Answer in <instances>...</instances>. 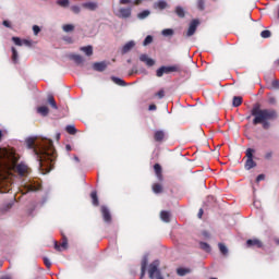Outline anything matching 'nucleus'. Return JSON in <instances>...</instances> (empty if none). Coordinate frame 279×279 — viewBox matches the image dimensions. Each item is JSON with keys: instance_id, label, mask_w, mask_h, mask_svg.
<instances>
[{"instance_id": "1", "label": "nucleus", "mask_w": 279, "mask_h": 279, "mask_svg": "<svg viewBox=\"0 0 279 279\" xmlns=\"http://www.w3.org/2000/svg\"><path fill=\"white\" fill-rule=\"evenodd\" d=\"M4 158L11 162L10 166H7L8 172L13 171L14 173H17L20 178L29 175V167L23 162L16 163L17 159L14 153H8V150H4ZM8 172L4 174L0 170V193H10V191H12V182H10Z\"/></svg>"}, {"instance_id": "2", "label": "nucleus", "mask_w": 279, "mask_h": 279, "mask_svg": "<svg viewBox=\"0 0 279 279\" xmlns=\"http://www.w3.org/2000/svg\"><path fill=\"white\" fill-rule=\"evenodd\" d=\"M26 143L28 149H33L35 156H37L39 167H43V162H50L51 158H53V154H56L53 141L51 140H43L39 147H37L36 140L34 137H29Z\"/></svg>"}, {"instance_id": "3", "label": "nucleus", "mask_w": 279, "mask_h": 279, "mask_svg": "<svg viewBox=\"0 0 279 279\" xmlns=\"http://www.w3.org/2000/svg\"><path fill=\"white\" fill-rule=\"evenodd\" d=\"M253 125H262L263 130H269L271 128V122L278 119V112L274 109H260V106L254 107L252 109Z\"/></svg>"}, {"instance_id": "4", "label": "nucleus", "mask_w": 279, "mask_h": 279, "mask_svg": "<svg viewBox=\"0 0 279 279\" xmlns=\"http://www.w3.org/2000/svg\"><path fill=\"white\" fill-rule=\"evenodd\" d=\"M256 153V150H254V148H247L246 149V162H245V169L246 171H250V169H254V167H256V161H254V154Z\"/></svg>"}, {"instance_id": "5", "label": "nucleus", "mask_w": 279, "mask_h": 279, "mask_svg": "<svg viewBox=\"0 0 279 279\" xmlns=\"http://www.w3.org/2000/svg\"><path fill=\"white\" fill-rule=\"evenodd\" d=\"M180 71L179 65H170V66H161L157 70L156 75L157 77H162V75H169V73H178Z\"/></svg>"}, {"instance_id": "6", "label": "nucleus", "mask_w": 279, "mask_h": 279, "mask_svg": "<svg viewBox=\"0 0 279 279\" xmlns=\"http://www.w3.org/2000/svg\"><path fill=\"white\" fill-rule=\"evenodd\" d=\"M148 276L150 279H165L158 269V262H153L148 268Z\"/></svg>"}, {"instance_id": "7", "label": "nucleus", "mask_w": 279, "mask_h": 279, "mask_svg": "<svg viewBox=\"0 0 279 279\" xmlns=\"http://www.w3.org/2000/svg\"><path fill=\"white\" fill-rule=\"evenodd\" d=\"M43 185L36 181H29L28 183L24 184V190L26 193H34L36 191H40Z\"/></svg>"}, {"instance_id": "8", "label": "nucleus", "mask_w": 279, "mask_h": 279, "mask_svg": "<svg viewBox=\"0 0 279 279\" xmlns=\"http://www.w3.org/2000/svg\"><path fill=\"white\" fill-rule=\"evenodd\" d=\"M117 16L119 19H130L132 16V8H120Z\"/></svg>"}, {"instance_id": "9", "label": "nucleus", "mask_w": 279, "mask_h": 279, "mask_svg": "<svg viewBox=\"0 0 279 279\" xmlns=\"http://www.w3.org/2000/svg\"><path fill=\"white\" fill-rule=\"evenodd\" d=\"M100 213L102 215L104 221L106 223H111L112 215H110V209H108V207H106V206H101L100 207Z\"/></svg>"}, {"instance_id": "10", "label": "nucleus", "mask_w": 279, "mask_h": 279, "mask_svg": "<svg viewBox=\"0 0 279 279\" xmlns=\"http://www.w3.org/2000/svg\"><path fill=\"white\" fill-rule=\"evenodd\" d=\"M199 25V20H193L190 23L186 36L190 38V36H193L195 32H197V26Z\"/></svg>"}, {"instance_id": "11", "label": "nucleus", "mask_w": 279, "mask_h": 279, "mask_svg": "<svg viewBox=\"0 0 279 279\" xmlns=\"http://www.w3.org/2000/svg\"><path fill=\"white\" fill-rule=\"evenodd\" d=\"M267 88L269 90H279V81L276 78H266Z\"/></svg>"}, {"instance_id": "12", "label": "nucleus", "mask_w": 279, "mask_h": 279, "mask_svg": "<svg viewBox=\"0 0 279 279\" xmlns=\"http://www.w3.org/2000/svg\"><path fill=\"white\" fill-rule=\"evenodd\" d=\"M154 171H155V175L157 177V180L159 182H162L165 180V177L162 175V166H160V163H155Z\"/></svg>"}, {"instance_id": "13", "label": "nucleus", "mask_w": 279, "mask_h": 279, "mask_svg": "<svg viewBox=\"0 0 279 279\" xmlns=\"http://www.w3.org/2000/svg\"><path fill=\"white\" fill-rule=\"evenodd\" d=\"M246 247H257L260 250V247H263V242L258 239H250L246 241Z\"/></svg>"}, {"instance_id": "14", "label": "nucleus", "mask_w": 279, "mask_h": 279, "mask_svg": "<svg viewBox=\"0 0 279 279\" xmlns=\"http://www.w3.org/2000/svg\"><path fill=\"white\" fill-rule=\"evenodd\" d=\"M12 40L17 47H23V45H25L26 47H32V41L27 39L22 40L20 37H12Z\"/></svg>"}, {"instance_id": "15", "label": "nucleus", "mask_w": 279, "mask_h": 279, "mask_svg": "<svg viewBox=\"0 0 279 279\" xmlns=\"http://www.w3.org/2000/svg\"><path fill=\"white\" fill-rule=\"evenodd\" d=\"M140 60L141 62H145L146 66H154V64H156V61L147 54H141Z\"/></svg>"}, {"instance_id": "16", "label": "nucleus", "mask_w": 279, "mask_h": 279, "mask_svg": "<svg viewBox=\"0 0 279 279\" xmlns=\"http://www.w3.org/2000/svg\"><path fill=\"white\" fill-rule=\"evenodd\" d=\"M61 235H62L61 245H59L58 242L54 243V250H57L58 252H60V247H63V250H66L69 245V240L66 239V235H64V233H61Z\"/></svg>"}, {"instance_id": "17", "label": "nucleus", "mask_w": 279, "mask_h": 279, "mask_svg": "<svg viewBox=\"0 0 279 279\" xmlns=\"http://www.w3.org/2000/svg\"><path fill=\"white\" fill-rule=\"evenodd\" d=\"M153 8L154 10H167V8H169V3L165 0H159L154 3Z\"/></svg>"}, {"instance_id": "18", "label": "nucleus", "mask_w": 279, "mask_h": 279, "mask_svg": "<svg viewBox=\"0 0 279 279\" xmlns=\"http://www.w3.org/2000/svg\"><path fill=\"white\" fill-rule=\"evenodd\" d=\"M94 71H98L99 73H102L105 69H108V64L106 62H96L93 65Z\"/></svg>"}, {"instance_id": "19", "label": "nucleus", "mask_w": 279, "mask_h": 279, "mask_svg": "<svg viewBox=\"0 0 279 279\" xmlns=\"http://www.w3.org/2000/svg\"><path fill=\"white\" fill-rule=\"evenodd\" d=\"M82 8H85V10H90L92 12H95L99 5L97 2H85L82 4Z\"/></svg>"}, {"instance_id": "20", "label": "nucleus", "mask_w": 279, "mask_h": 279, "mask_svg": "<svg viewBox=\"0 0 279 279\" xmlns=\"http://www.w3.org/2000/svg\"><path fill=\"white\" fill-rule=\"evenodd\" d=\"M154 138L156 143H162V141H165V131H156Z\"/></svg>"}, {"instance_id": "21", "label": "nucleus", "mask_w": 279, "mask_h": 279, "mask_svg": "<svg viewBox=\"0 0 279 279\" xmlns=\"http://www.w3.org/2000/svg\"><path fill=\"white\" fill-rule=\"evenodd\" d=\"M160 219L165 221V223H169L171 221V214L169 211L162 210L160 213Z\"/></svg>"}, {"instance_id": "22", "label": "nucleus", "mask_w": 279, "mask_h": 279, "mask_svg": "<svg viewBox=\"0 0 279 279\" xmlns=\"http://www.w3.org/2000/svg\"><path fill=\"white\" fill-rule=\"evenodd\" d=\"M174 14H177L179 19H184V16H186V11H184V8L182 7H175Z\"/></svg>"}, {"instance_id": "23", "label": "nucleus", "mask_w": 279, "mask_h": 279, "mask_svg": "<svg viewBox=\"0 0 279 279\" xmlns=\"http://www.w3.org/2000/svg\"><path fill=\"white\" fill-rule=\"evenodd\" d=\"M37 113L40 114L41 117H47L49 114V107L47 106L38 107Z\"/></svg>"}, {"instance_id": "24", "label": "nucleus", "mask_w": 279, "mask_h": 279, "mask_svg": "<svg viewBox=\"0 0 279 279\" xmlns=\"http://www.w3.org/2000/svg\"><path fill=\"white\" fill-rule=\"evenodd\" d=\"M151 189L156 195H159V193H162L165 191V189L162 187V184L160 183H154Z\"/></svg>"}, {"instance_id": "25", "label": "nucleus", "mask_w": 279, "mask_h": 279, "mask_svg": "<svg viewBox=\"0 0 279 279\" xmlns=\"http://www.w3.org/2000/svg\"><path fill=\"white\" fill-rule=\"evenodd\" d=\"M134 41L126 43L122 48V53H128L129 51H132L134 49Z\"/></svg>"}, {"instance_id": "26", "label": "nucleus", "mask_w": 279, "mask_h": 279, "mask_svg": "<svg viewBox=\"0 0 279 279\" xmlns=\"http://www.w3.org/2000/svg\"><path fill=\"white\" fill-rule=\"evenodd\" d=\"M111 82H113V84H117L118 86H128L123 78H119L117 76H111Z\"/></svg>"}, {"instance_id": "27", "label": "nucleus", "mask_w": 279, "mask_h": 279, "mask_svg": "<svg viewBox=\"0 0 279 279\" xmlns=\"http://www.w3.org/2000/svg\"><path fill=\"white\" fill-rule=\"evenodd\" d=\"M11 51H12L11 60L12 62H14V64H16L19 62V51H16V48L14 47L11 48Z\"/></svg>"}, {"instance_id": "28", "label": "nucleus", "mask_w": 279, "mask_h": 279, "mask_svg": "<svg viewBox=\"0 0 279 279\" xmlns=\"http://www.w3.org/2000/svg\"><path fill=\"white\" fill-rule=\"evenodd\" d=\"M150 14L151 12L149 10H144L137 14V19H140V21H144V19H147Z\"/></svg>"}, {"instance_id": "29", "label": "nucleus", "mask_w": 279, "mask_h": 279, "mask_svg": "<svg viewBox=\"0 0 279 279\" xmlns=\"http://www.w3.org/2000/svg\"><path fill=\"white\" fill-rule=\"evenodd\" d=\"M90 197L93 206H99V197L97 196V192H92Z\"/></svg>"}, {"instance_id": "30", "label": "nucleus", "mask_w": 279, "mask_h": 279, "mask_svg": "<svg viewBox=\"0 0 279 279\" xmlns=\"http://www.w3.org/2000/svg\"><path fill=\"white\" fill-rule=\"evenodd\" d=\"M196 8L201 10V12H204V10H206V0H197Z\"/></svg>"}, {"instance_id": "31", "label": "nucleus", "mask_w": 279, "mask_h": 279, "mask_svg": "<svg viewBox=\"0 0 279 279\" xmlns=\"http://www.w3.org/2000/svg\"><path fill=\"white\" fill-rule=\"evenodd\" d=\"M243 104L242 96H234L232 99V106H241Z\"/></svg>"}, {"instance_id": "32", "label": "nucleus", "mask_w": 279, "mask_h": 279, "mask_svg": "<svg viewBox=\"0 0 279 279\" xmlns=\"http://www.w3.org/2000/svg\"><path fill=\"white\" fill-rule=\"evenodd\" d=\"M71 60H74L76 64H82L84 62V58L80 54H72Z\"/></svg>"}, {"instance_id": "33", "label": "nucleus", "mask_w": 279, "mask_h": 279, "mask_svg": "<svg viewBox=\"0 0 279 279\" xmlns=\"http://www.w3.org/2000/svg\"><path fill=\"white\" fill-rule=\"evenodd\" d=\"M65 132H68V134H71V135H75L77 134V129H75V125H68L65 128Z\"/></svg>"}, {"instance_id": "34", "label": "nucleus", "mask_w": 279, "mask_h": 279, "mask_svg": "<svg viewBox=\"0 0 279 279\" xmlns=\"http://www.w3.org/2000/svg\"><path fill=\"white\" fill-rule=\"evenodd\" d=\"M81 51H84L86 56H93V46L82 47Z\"/></svg>"}, {"instance_id": "35", "label": "nucleus", "mask_w": 279, "mask_h": 279, "mask_svg": "<svg viewBox=\"0 0 279 279\" xmlns=\"http://www.w3.org/2000/svg\"><path fill=\"white\" fill-rule=\"evenodd\" d=\"M218 247H219V251L221 252V254H222L223 256H227V254H228V247L226 246V244L219 243V244H218Z\"/></svg>"}, {"instance_id": "36", "label": "nucleus", "mask_w": 279, "mask_h": 279, "mask_svg": "<svg viewBox=\"0 0 279 279\" xmlns=\"http://www.w3.org/2000/svg\"><path fill=\"white\" fill-rule=\"evenodd\" d=\"M154 43V37L151 35L146 36V38L143 41L144 47H147V45H151Z\"/></svg>"}, {"instance_id": "37", "label": "nucleus", "mask_w": 279, "mask_h": 279, "mask_svg": "<svg viewBox=\"0 0 279 279\" xmlns=\"http://www.w3.org/2000/svg\"><path fill=\"white\" fill-rule=\"evenodd\" d=\"M199 247L201 250H203L204 252H210V244L206 243V242H199Z\"/></svg>"}, {"instance_id": "38", "label": "nucleus", "mask_w": 279, "mask_h": 279, "mask_svg": "<svg viewBox=\"0 0 279 279\" xmlns=\"http://www.w3.org/2000/svg\"><path fill=\"white\" fill-rule=\"evenodd\" d=\"M178 276H186V274H191V269L187 268H179L177 270Z\"/></svg>"}, {"instance_id": "39", "label": "nucleus", "mask_w": 279, "mask_h": 279, "mask_svg": "<svg viewBox=\"0 0 279 279\" xmlns=\"http://www.w3.org/2000/svg\"><path fill=\"white\" fill-rule=\"evenodd\" d=\"M71 12H73L74 14H80V12H82V9L80 8V5L77 4H73L70 8Z\"/></svg>"}, {"instance_id": "40", "label": "nucleus", "mask_w": 279, "mask_h": 279, "mask_svg": "<svg viewBox=\"0 0 279 279\" xmlns=\"http://www.w3.org/2000/svg\"><path fill=\"white\" fill-rule=\"evenodd\" d=\"M62 29H63V32L69 33V32H73L75 29V26L72 24H65V25H63Z\"/></svg>"}, {"instance_id": "41", "label": "nucleus", "mask_w": 279, "mask_h": 279, "mask_svg": "<svg viewBox=\"0 0 279 279\" xmlns=\"http://www.w3.org/2000/svg\"><path fill=\"white\" fill-rule=\"evenodd\" d=\"M57 3L60 5V8H69L71 2L69 0H59Z\"/></svg>"}, {"instance_id": "42", "label": "nucleus", "mask_w": 279, "mask_h": 279, "mask_svg": "<svg viewBox=\"0 0 279 279\" xmlns=\"http://www.w3.org/2000/svg\"><path fill=\"white\" fill-rule=\"evenodd\" d=\"M162 36H173L174 32H173V28H165L162 32H161Z\"/></svg>"}, {"instance_id": "43", "label": "nucleus", "mask_w": 279, "mask_h": 279, "mask_svg": "<svg viewBox=\"0 0 279 279\" xmlns=\"http://www.w3.org/2000/svg\"><path fill=\"white\" fill-rule=\"evenodd\" d=\"M145 271H147V262H143L142 263V267H141V278L145 277Z\"/></svg>"}, {"instance_id": "44", "label": "nucleus", "mask_w": 279, "mask_h": 279, "mask_svg": "<svg viewBox=\"0 0 279 279\" xmlns=\"http://www.w3.org/2000/svg\"><path fill=\"white\" fill-rule=\"evenodd\" d=\"M47 101L49 106H58V104L56 102V98H53V95H48Z\"/></svg>"}, {"instance_id": "45", "label": "nucleus", "mask_w": 279, "mask_h": 279, "mask_svg": "<svg viewBox=\"0 0 279 279\" xmlns=\"http://www.w3.org/2000/svg\"><path fill=\"white\" fill-rule=\"evenodd\" d=\"M262 38H271V32L270 31H263L260 33Z\"/></svg>"}, {"instance_id": "46", "label": "nucleus", "mask_w": 279, "mask_h": 279, "mask_svg": "<svg viewBox=\"0 0 279 279\" xmlns=\"http://www.w3.org/2000/svg\"><path fill=\"white\" fill-rule=\"evenodd\" d=\"M155 97H157V99H162L165 98V89H160L159 92H157L155 94Z\"/></svg>"}, {"instance_id": "47", "label": "nucleus", "mask_w": 279, "mask_h": 279, "mask_svg": "<svg viewBox=\"0 0 279 279\" xmlns=\"http://www.w3.org/2000/svg\"><path fill=\"white\" fill-rule=\"evenodd\" d=\"M44 265H46L47 269H51V262L49 258L44 257Z\"/></svg>"}, {"instance_id": "48", "label": "nucleus", "mask_w": 279, "mask_h": 279, "mask_svg": "<svg viewBox=\"0 0 279 279\" xmlns=\"http://www.w3.org/2000/svg\"><path fill=\"white\" fill-rule=\"evenodd\" d=\"M33 32H34L35 36H38V34H40V27L38 25H34Z\"/></svg>"}, {"instance_id": "49", "label": "nucleus", "mask_w": 279, "mask_h": 279, "mask_svg": "<svg viewBox=\"0 0 279 279\" xmlns=\"http://www.w3.org/2000/svg\"><path fill=\"white\" fill-rule=\"evenodd\" d=\"M132 3V0H120V5H130Z\"/></svg>"}, {"instance_id": "50", "label": "nucleus", "mask_w": 279, "mask_h": 279, "mask_svg": "<svg viewBox=\"0 0 279 279\" xmlns=\"http://www.w3.org/2000/svg\"><path fill=\"white\" fill-rule=\"evenodd\" d=\"M271 156H274V153L268 151V153H266V155H265V159H266V160H270Z\"/></svg>"}, {"instance_id": "51", "label": "nucleus", "mask_w": 279, "mask_h": 279, "mask_svg": "<svg viewBox=\"0 0 279 279\" xmlns=\"http://www.w3.org/2000/svg\"><path fill=\"white\" fill-rule=\"evenodd\" d=\"M262 180H265V174H258L256 178V182H262Z\"/></svg>"}, {"instance_id": "52", "label": "nucleus", "mask_w": 279, "mask_h": 279, "mask_svg": "<svg viewBox=\"0 0 279 279\" xmlns=\"http://www.w3.org/2000/svg\"><path fill=\"white\" fill-rule=\"evenodd\" d=\"M204 216V209H199L198 210V215H197V217H198V219H202V217Z\"/></svg>"}, {"instance_id": "53", "label": "nucleus", "mask_w": 279, "mask_h": 279, "mask_svg": "<svg viewBox=\"0 0 279 279\" xmlns=\"http://www.w3.org/2000/svg\"><path fill=\"white\" fill-rule=\"evenodd\" d=\"M269 104H271L272 106L276 104V99L274 97L269 98Z\"/></svg>"}, {"instance_id": "54", "label": "nucleus", "mask_w": 279, "mask_h": 279, "mask_svg": "<svg viewBox=\"0 0 279 279\" xmlns=\"http://www.w3.org/2000/svg\"><path fill=\"white\" fill-rule=\"evenodd\" d=\"M2 25H4V27H10V22L3 21V22H2Z\"/></svg>"}, {"instance_id": "55", "label": "nucleus", "mask_w": 279, "mask_h": 279, "mask_svg": "<svg viewBox=\"0 0 279 279\" xmlns=\"http://www.w3.org/2000/svg\"><path fill=\"white\" fill-rule=\"evenodd\" d=\"M148 110H149V111L156 110V106H149V107H148Z\"/></svg>"}, {"instance_id": "56", "label": "nucleus", "mask_w": 279, "mask_h": 279, "mask_svg": "<svg viewBox=\"0 0 279 279\" xmlns=\"http://www.w3.org/2000/svg\"><path fill=\"white\" fill-rule=\"evenodd\" d=\"M203 236L208 238V236H210V234L208 233V231H204V232H203Z\"/></svg>"}, {"instance_id": "57", "label": "nucleus", "mask_w": 279, "mask_h": 279, "mask_svg": "<svg viewBox=\"0 0 279 279\" xmlns=\"http://www.w3.org/2000/svg\"><path fill=\"white\" fill-rule=\"evenodd\" d=\"M0 279H12L10 276H2Z\"/></svg>"}, {"instance_id": "58", "label": "nucleus", "mask_w": 279, "mask_h": 279, "mask_svg": "<svg viewBox=\"0 0 279 279\" xmlns=\"http://www.w3.org/2000/svg\"><path fill=\"white\" fill-rule=\"evenodd\" d=\"M66 151H71V145L65 146Z\"/></svg>"}, {"instance_id": "59", "label": "nucleus", "mask_w": 279, "mask_h": 279, "mask_svg": "<svg viewBox=\"0 0 279 279\" xmlns=\"http://www.w3.org/2000/svg\"><path fill=\"white\" fill-rule=\"evenodd\" d=\"M74 160H75V162H80V157L78 156H74Z\"/></svg>"}, {"instance_id": "60", "label": "nucleus", "mask_w": 279, "mask_h": 279, "mask_svg": "<svg viewBox=\"0 0 279 279\" xmlns=\"http://www.w3.org/2000/svg\"><path fill=\"white\" fill-rule=\"evenodd\" d=\"M2 137H3V133L0 131V141H1Z\"/></svg>"}, {"instance_id": "61", "label": "nucleus", "mask_w": 279, "mask_h": 279, "mask_svg": "<svg viewBox=\"0 0 279 279\" xmlns=\"http://www.w3.org/2000/svg\"><path fill=\"white\" fill-rule=\"evenodd\" d=\"M276 243H277V245H279V239H278V240H276Z\"/></svg>"}, {"instance_id": "62", "label": "nucleus", "mask_w": 279, "mask_h": 279, "mask_svg": "<svg viewBox=\"0 0 279 279\" xmlns=\"http://www.w3.org/2000/svg\"><path fill=\"white\" fill-rule=\"evenodd\" d=\"M56 109H58V106H54Z\"/></svg>"}]
</instances>
